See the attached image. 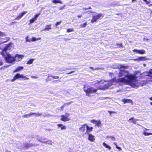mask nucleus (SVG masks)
<instances>
[{"label": "nucleus", "instance_id": "obj_30", "mask_svg": "<svg viewBox=\"0 0 152 152\" xmlns=\"http://www.w3.org/2000/svg\"><path fill=\"white\" fill-rule=\"evenodd\" d=\"M143 134L145 136H149L152 135V133H148L146 132H143Z\"/></svg>", "mask_w": 152, "mask_h": 152}, {"label": "nucleus", "instance_id": "obj_61", "mask_svg": "<svg viewBox=\"0 0 152 152\" xmlns=\"http://www.w3.org/2000/svg\"><path fill=\"white\" fill-rule=\"evenodd\" d=\"M143 1H145V2L146 1H147V0H143Z\"/></svg>", "mask_w": 152, "mask_h": 152}, {"label": "nucleus", "instance_id": "obj_51", "mask_svg": "<svg viewBox=\"0 0 152 152\" xmlns=\"http://www.w3.org/2000/svg\"><path fill=\"white\" fill-rule=\"evenodd\" d=\"M83 9L85 10H88V9H91V7H89L88 8H83Z\"/></svg>", "mask_w": 152, "mask_h": 152}, {"label": "nucleus", "instance_id": "obj_2", "mask_svg": "<svg viewBox=\"0 0 152 152\" xmlns=\"http://www.w3.org/2000/svg\"><path fill=\"white\" fill-rule=\"evenodd\" d=\"M113 84L112 81H110L107 82L105 84V85L102 86H99L97 89H95L92 87L89 88L87 90L84 89V91L86 93V96H90V94H93L96 93L98 89L104 90L108 88L110 86Z\"/></svg>", "mask_w": 152, "mask_h": 152}, {"label": "nucleus", "instance_id": "obj_31", "mask_svg": "<svg viewBox=\"0 0 152 152\" xmlns=\"http://www.w3.org/2000/svg\"><path fill=\"white\" fill-rule=\"evenodd\" d=\"M90 69H92L93 70H98L99 69H101L102 70H103L104 69L102 68H97L95 69H94L93 67H89Z\"/></svg>", "mask_w": 152, "mask_h": 152}, {"label": "nucleus", "instance_id": "obj_57", "mask_svg": "<svg viewBox=\"0 0 152 152\" xmlns=\"http://www.w3.org/2000/svg\"><path fill=\"white\" fill-rule=\"evenodd\" d=\"M132 2H133L134 1H136V0H132Z\"/></svg>", "mask_w": 152, "mask_h": 152}, {"label": "nucleus", "instance_id": "obj_62", "mask_svg": "<svg viewBox=\"0 0 152 152\" xmlns=\"http://www.w3.org/2000/svg\"><path fill=\"white\" fill-rule=\"evenodd\" d=\"M150 104H151V105H152V102H151Z\"/></svg>", "mask_w": 152, "mask_h": 152}, {"label": "nucleus", "instance_id": "obj_38", "mask_svg": "<svg viewBox=\"0 0 152 152\" xmlns=\"http://www.w3.org/2000/svg\"><path fill=\"white\" fill-rule=\"evenodd\" d=\"M34 113V115H35L36 116H41L42 114V113Z\"/></svg>", "mask_w": 152, "mask_h": 152}, {"label": "nucleus", "instance_id": "obj_48", "mask_svg": "<svg viewBox=\"0 0 152 152\" xmlns=\"http://www.w3.org/2000/svg\"><path fill=\"white\" fill-rule=\"evenodd\" d=\"M108 112L110 113V114H111L112 113H115V112H113V111H108Z\"/></svg>", "mask_w": 152, "mask_h": 152}, {"label": "nucleus", "instance_id": "obj_33", "mask_svg": "<svg viewBox=\"0 0 152 152\" xmlns=\"http://www.w3.org/2000/svg\"><path fill=\"white\" fill-rule=\"evenodd\" d=\"M96 125L98 126H99L101 124V121H97L95 123Z\"/></svg>", "mask_w": 152, "mask_h": 152}, {"label": "nucleus", "instance_id": "obj_4", "mask_svg": "<svg viewBox=\"0 0 152 152\" xmlns=\"http://www.w3.org/2000/svg\"><path fill=\"white\" fill-rule=\"evenodd\" d=\"M90 12H93L94 14H95L93 16V18L91 20V22L92 23L96 22L97 20L100 19L101 17H103L104 16L102 14L96 13V12H93L91 11H90Z\"/></svg>", "mask_w": 152, "mask_h": 152}, {"label": "nucleus", "instance_id": "obj_23", "mask_svg": "<svg viewBox=\"0 0 152 152\" xmlns=\"http://www.w3.org/2000/svg\"><path fill=\"white\" fill-rule=\"evenodd\" d=\"M52 2L55 4H57L59 3L61 4H63L62 2L60 1V0H53Z\"/></svg>", "mask_w": 152, "mask_h": 152}, {"label": "nucleus", "instance_id": "obj_24", "mask_svg": "<svg viewBox=\"0 0 152 152\" xmlns=\"http://www.w3.org/2000/svg\"><path fill=\"white\" fill-rule=\"evenodd\" d=\"M34 60V59H31L27 61L26 64H31L33 63V61Z\"/></svg>", "mask_w": 152, "mask_h": 152}, {"label": "nucleus", "instance_id": "obj_55", "mask_svg": "<svg viewBox=\"0 0 152 152\" xmlns=\"http://www.w3.org/2000/svg\"><path fill=\"white\" fill-rule=\"evenodd\" d=\"M117 45H119V46L120 47H121V46H122V44H118Z\"/></svg>", "mask_w": 152, "mask_h": 152}, {"label": "nucleus", "instance_id": "obj_11", "mask_svg": "<svg viewBox=\"0 0 152 152\" xmlns=\"http://www.w3.org/2000/svg\"><path fill=\"white\" fill-rule=\"evenodd\" d=\"M147 59L145 57H140L133 60L135 61H141L146 60Z\"/></svg>", "mask_w": 152, "mask_h": 152}, {"label": "nucleus", "instance_id": "obj_6", "mask_svg": "<svg viewBox=\"0 0 152 152\" xmlns=\"http://www.w3.org/2000/svg\"><path fill=\"white\" fill-rule=\"evenodd\" d=\"M12 44V43H10L5 47L1 53V54L2 56H3L7 54H8V53H7V51L8 50L9 48L11 46Z\"/></svg>", "mask_w": 152, "mask_h": 152}, {"label": "nucleus", "instance_id": "obj_20", "mask_svg": "<svg viewBox=\"0 0 152 152\" xmlns=\"http://www.w3.org/2000/svg\"><path fill=\"white\" fill-rule=\"evenodd\" d=\"M34 145L33 144H29L28 143H26L24 145V147L26 149H27L29 148L30 147Z\"/></svg>", "mask_w": 152, "mask_h": 152}, {"label": "nucleus", "instance_id": "obj_21", "mask_svg": "<svg viewBox=\"0 0 152 152\" xmlns=\"http://www.w3.org/2000/svg\"><path fill=\"white\" fill-rule=\"evenodd\" d=\"M139 119H134V118H130L129 120H128V121H130L132 120V122L134 124H136V121H137L139 120Z\"/></svg>", "mask_w": 152, "mask_h": 152}, {"label": "nucleus", "instance_id": "obj_39", "mask_svg": "<svg viewBox=\"0 0 152 152\" xmlns=\"http://www.w3.org/2000/svg\"><path fill=\"white\" fill-rule=\"evenodd\" d=\"M114 73H110L109 75L112 78H114Z\"/></svg>", "mask_w": 152, "mask_h": 152}, {"label": "nucleus", "instance_id": "obj_47", "mask_svg": "<svg viewBox=\"0 0 152 152\" xmlns=\"http://www.w3.org/2000/svg\"><path fill=\"white\" fill-rule=\"evenodd\" d=\"M65 7V6H64L63 7H60L59 8L60 10H63V9H64Z\"/></svg>", "mask_w": 152, "mask_h": 152}, {"label": "nucleus", "instance_id": "obj_64", "mask_svg": "<svg viewBox=\"0 0 152 152\" xmlns=\"http://www.w3.org/2000/svg\"><path fill=\"white\" fill-rule=\"evenodd\" d=\"M6 152H11L10 151H7Z\"/></svg>", "mask_w": 152, "mask_h": 152}, {"label": "nucleus", "instance_id": "obj_58", "mask_svg": "<svg viewBox=\"0 0 152 152\" xmlns=\"http://www.w3.org/2000/svg\"><path fill=\"white\" fill-rule=\"evenodd\" d=\"M150 99L151 100H152V97H151V98H150Z\"/></svg>", "mask_w": 152, "mask_h": 152}, {"label": "nucleus", "instance_id": "obj_41", "mask_svg": "<svg viewBox=\"0 0 152 152\" xmlns=\"http://www.w3.org/2000/svg\"><path fill=\"white\" fill-rule=\"evenodd\" d=\"M62 22L61 21H60L58 22H57L55 24V26H57L60 24Z\"/></svg>", "mask_w": 152, "mask_h": 152}, {"label": "nucleus", "instance_id": "obj_19", "mask_svg": "<svg viewBox=\"0 0 152 152\" xmlns=\"http://www.w3.org/2000/svg\"><path fill=\"white\" fill-rule=\"evenodd\" d=\"M34 113H32L31 112L27 114L23 115V117L24 118H27L30 117L32 115H34Z\"/></svg>", "mask_w": 152, "mask_h": 152}, {"label": "nucleus", "instance_id": "obj_37", "mask_svg": "<svg viewBox=\"0 0 152 152\" xmlns=\"http://www.w3.org/2000/svg\"><path fill=\"white\" fill-rule=\"evenodd\" d=\"M26 41L27 42H31V39H28V37L26 36Z\"/></svg>", "mask_w": 152, "mask_h": 152}, {"label": "nucleus", "instance_id": "obj_42", "mask_svg": "<svg viewBox=\"0 0 152 152\" xmlns=\"http://www.w3.org/2000/svg\"><path fill=\"white\" fill-rule=\"evenodd\" d=\"M6 36V34L3 33H2V32H1L0 31V37L1 36Z\"/></svg>", "mask_w": 152, "mask_h": 152}, {"label": "nucleus", "instance_id": "obj_50", "mask_svg": "<svg viewBox=\"0 0 152 152\" xmlns=\"http://www.w3.org/2000/svg\"><path fill=\"white\" fill-rule=\"evenodd\" d=\"M3 64V63L2 61H0V66L2 65Z\"/></svg>", "mask_w": 152, "mask_h": 152}, {"label": "nucleus", "instance_id": "obj_32", "mask_svg": "<svg viewBox=\"0 0 152 152\" xmlns=\"http://www.w3.org/2000/svg\"><path fill=\"white\" fill-rule=\"evenodd\" d=\"M87 25V23H86L82 24L80 26V27L81 28H85L86 27Z\"/></svg>", "mask_w": 152, "mask_h": 152}, {"label": "nucleus", "instance_id": "obj_16", "mask_svg": "<svg viewBox=\"0 0 152 152\" xmlns=\"http://www.w3.org/2000/svg\"><path fill=\"white\" fill-rule=\"evenodd\" d=\"M87 126L86 124L82 126L80 128V131L81 132H84L86 129Z\"/></svg>", "mask_w": 152, "mask_h": 152}, {"label": "nucleus", "instance_id": "obj_27", "mask_svg": "<svg viewBox=\"0 0 152 152\" xmlns=\"http://www.w3.org/2000/svg\"><path fill=\"white\" fill-rule=\"evenodd\" d=\"M107 138H110V139H109V140H113V141H115V138L113 137V136H107Z\"/></svg>", "mask_w": 152, "mask_h": 152}, {"label": "nucleus", "instance_id": "obj_25", "mask_svg": "<svg viewBox=\"0 0 152 152\" xmlns=\"http://www.w3.org/2000/svg\"><path fill=\"white\" fill-rule=\"evenodd\" d=\"M41 39V38H36L34 37H33L31 39V42L35 41L37 40H39Z\"/></svg>", "mask_w": 152, "mask_h": 152}, {"label": "nucleus", "instance_id": "obj_8", "mask_svg": "<svg viewBox=\"0 0 152 152\" xmlns=\"http://www.w3.org/2000/svg\"><path fill=\"white\" fill-rule=\"evenodd\" d=\"M27 13V11H23L20 13L15 18V20H19L23 15Z\"/></svg>", "mask_w": 152, "mask_h": 152}, {"label": "nucleus", "instance_id": "obj_7", "mask_svg": "<svg viewBox=\"0 0 152 152\" xmlns=\"http://www.w3.org/2000/svg\"><path fill=\"white\" fill-rule=\"evenodd\" d=\"M69 114L67 113H65V115H61V118L60 120L66 122L69 121L70 120V118H69Z\"/></svg>", "mask_w": 152, "mask_h": 152}, {"label": "nucleus", "instance_id": "obj_29", "mask_svg": "<svg viewBox=\"0 0 152 152\" xmlns=\"http://www.w3.org/2000/svg\"><path fill=\"white\" fill-rule=\"evenodd\" d=\"M145 51L144 50H139V54H143L145 53Z\"/></svg>", "mask_w": 152, "mask_h": 152}, {"label": "nucleus", "instance_id": "obj_45", "mask_svg": "<svg viewBox=\"0 0 152 152\" xmlns=\"http://www.w3.org/2000/svg\"><path fill=\"white\" fill-rule=\"evenodd\" d=\"M146 2V4H149V3H150L151 2V1L150 0H149V1H146L145 2Z\"/></svg>", "mask_w": 152, "mask_h": 152}, {"label": "nucleus", "instance_id": "obj_13", "mask_svg": "<svg viewBox=\"0 0 152 152\" xmlns=\"http://www.w3.org/2000/svg\"><path fill=\"white\" fill-rule=\"evenodd\" d=\"M88 134V140L91 142H94V141L95 140L94 136L92 134Z\"/></svg>", "mask_w": 152, "mask_h": 152}, {"label": "nucleus", "instance_id": "obj_22", "mask_svg": "<svg viewBox=\"0 0 152 152\" xmlns=\"http://www.w3.org/2000/svg\"><path fill=\"white\" fill-rule=\"evenodd\" d=\"M57 126L59 127H61V130H64L66 129V127L65 126H64L61 124H58Z\"/></svg>", "mask_w": 152, "mask_h": 152}, {"label": "nucleus", "instance_id": "obj_44", "mask_svg": "<svg viewBox=\"0 0 152 152\" xmlns=\"http://www.w3.org/2000/svg\"><path fill=\"white\" fill-rule=\"evenodd\" d=\"M31 78H34V79H37L38 78L37 76H31Z\"/></svg>", "mask_w": 152, "mask_h": 152}, {"label": "nucleus", "instance_id": "obj_43", "mask_svg": "<svg viewBox=\"0 0 152 152\" xmlns=\"http://www.w3.org/2000/svg\"><path fill=\"white\" fill-rule=\"evenodd\" d=\"M133 51L134 52H136L137 53H138L139 52V50L137 49H134L133 50Z\"/></svg>", "mask_w": 152, "mask_h": 152}, {"label": "nucleus", "instance_id": "obj_46", "mask_svg": "<svg viewBox=\"0 0 152 152\" xmlns=\"http://www.w3.org/2000/svg\"><path fill=\"white\" fill-rule=\"evenodd\" d=\"M97 121L95 120H92L91 121V122H92V123H94L95 124L96 122Z\"/></svg>", "mask_w": 152, "mask_h": 152}, {"label": "nucleus", "instance_id": "obj_35", "mask_svg": "<svg viewBox=\"0 0 152 152\" xmlns=\"http://www.w3.org/2000/svg\"><path fill=\"white\" fill-rule=\"evenodd\" d=\"M36 20L35 19H34L33 18L29 20L30 23L29 24H32Z\"/></svg>", "mask_w": 152, "mask_h": 152}, {"label": "nucleus", "instance_id": "obj_1", "mask_svg": "<svg viewBox=\"0 0 152 152\" xmlns=\"http://www.w3.org/2000/svg\"><path fill=\"white\" fill-rule=\"evenodd\" d=\"M126 68L125 66L123 67H118L117 69L116 72L118 73V77H124L117 79L118 83H126L131 85L132 87L137 88L139 86H143V82L140 80H137V78L132 75L129 74L128 71L124 69Z\"/></svg>", "mask_w": 152, "mask_h": 152}, {"label": "nucleus", "instance_id": "obj_34", "mask_svg": "<svg viewBox=\"0 0 152 152\" xmlns=\"http://www.w3.org/2000/svg\"><path fill=\"white\" fill-rule=\"evenodd\" d=\"M104 82H105V81L104 80H101L100 81L96 80L95 82V83H94V84L98 83H104Z\"/></svg>", "mask_w": 152, "mask_h": 152}, {"label": "nucleus", "instance_id": "obj_52", "mask_svg": "<svg viewBox=\"0 0 152 152\" xmlns=\"http://www.w3.org/2000/svg\"><path fill=\"white\" fill-rule=\"evenodd\" d=\"M144 129H143V130L144 132H145V131L149 130L148 129L145 128H144Z\"/></svg>", "mask_w": 152, "mask_h": 152}, {"label": "nucleus", "instance_id": "obj_56", "mask_svg": "<svg viewBox=\"0 0 152 152\" xmlns=\"http://www.w3.org/2000/svg\"><path fill=\"white\" fill-rule=\"evenodd\" d=\"M77 17L79 18H80L81 17V15H78Z\"/></svg>", "mask_w": 152, "mask_h": 152}, {"label": "nucleus", "instance_id": "obj_49", "mask_svg": "<svg viewBox=\"0 0 152 152\" xmlns=\"http://www.w3.org/2000/svg\"><path fill=\"white\" fill-rule=\"evenodd\" d=\"M116 148L117 149H119V150H121V148L120 147H119L118 146H116Z\"/></svg>", "mask_w": 152, "mask_h": 152}, {"label": "nucleus", "instance_id": "obj_36", "mask_svg": "<svg viewBox=\"0 0 152 152\" xmlns=\"http://www.w3.org/2000/svg\"><path fill=\"white\" fill-rule=\"evenodd\" d=\"M40 15V13H38L37 14H36L34 16V17L33 18H34L35 19V20H36L37 18Z\"/></svg>", "mask_w": 152, "mask_h": 152}, {"label": "nucleus", "instance_id": "obj_14", "mask_svg": "<svg viewBox=\"0 0 152 152\" xmlns=\"http://www.w3.org/2000/svg\"><path fill=\"white\" fill-rule=\"evenodd\" d=\"M87 128H86V132L85 133L86 134H89V132H90L92 130L93 127H91V128H90L89 126H86Z\"/></svg>", "mask_w": 152, "mask_h": 152}, {"label": "nucleus", "instance_id": "obj_10", "mask_svg": "<svg viewBox=\"0 0 152 152\" xmlns=\"http://www.w3.org/2000/svg\"><path fill=\"white\" fill-rule=\"evenodd\" d=\"M23 56L20 55H19L18 54H16L15 56L16 61H21L23 58Z\"/></svg>", "mask_w": 152, "mask_h": 152}, {"label": "nucleus", "instance_id": "obj_15", "mask_svg": "<svg viewBox=\"0 0 152 152\" xmlns=\"http://www.w3.org/2000/svg\"><path fill=\"white\" fill-rule=\"evenodd\" d=\"M51 25L49 24L47 25L44 28V31H49L51 29Z\"/></svg>", "mask_w": 152, "mask_h": 152}, {"label": "nucleus", "instance_id": "obj_3", "mask_svg": "<svg viewBox=\"0 0 152 152\" xmlns=\"http://www.w3.org/2000/svg\"><path fill=\"white\" fill-rule=\"evenodd\" d=\"M3 56L7 63H12L16 61L15 56H12L9 53Z\"/></svg>", "mask_w": 152, "mask_h": 152}, {"label": "nucleus", "instance_id": "obj_18", "mask_svg": "<svg viewBox=\"0 0 152 152\" xmlns=\"http://www.w3.org/2000/svg\"><path fill=\"white\" fill-rule=\"evenodd\" d=\"M23 69V66H19L16 68L13 72H18Z\"/></svg>", "mask_w": 152, "mask_h": 152}, {"label": "nucleus", "instance_id": "obj_59", "mask_svg": "<svg viewBox=\"0 0 152 152\" xmlns=\"http://www.w3.org/2000/svg\"><path fill=\"white\" fill-rule=\"evenodd\" d=\"M7 41V40H6V41H4L3 42H6Z\"/></svg>", "mask_w": 152, "mask_h": 152}, {"label": "nucleus", "instance_id": "obj_17", "mask_svg": "<svg viewBox=\"0 0 152 152\" xmlns=\"http://www.w3.org/2000/svg\"><path fill=\"white\" fill-rule=\"evenodd\" d=\"M122 101L124 102V104L127 103H133L132 100L130 99H124L122 100Z\"/></svg>", "mask_w": 152, "mask_h": 152}, {"label": "nucleus", "instance_id": "obj_26", "mask_svg": "<svg viewBox=\"0 0 152 152\" xmlns=\"http://www.w3.org/2000/svg\"><path fill=\"white\" fill-rule=\"evenodd\" d=\"M103 145L105 147L107 148H108L109 150H110L111 149V147L110 146L107 145L105 142H103Z\"/></svg>", "mask_w": 152, "mask_h": 152}, {"label": "nucleus", "instance_id": "obj_53", "mask_svg": "<svg viewBox=\"0 0 152 152\" xmlns=\"http://www.w3.org/2000/svg\"><path fill=\"white\" fill-rule=\"evenodd\" d=\"M9 66H4L2 68H7V67Z\"/></svg>", "mask_w": 152, "mask_h": 152}, {"label": "nucleus", "instance_id": "obj_12", "mask_svg": "<svg viewBox=\"0 0 152 152\" xmlns=\"http://www.w3.org/2000/svg\"><path fill=\"white\" fill-rule=\"evenodd\" d=\"M53 79H58L59 78V77L58 76H53L51 75H48L47 77V80L48 81H50L52 80V78Z\"/></svg>", "mask_w": 152, "mask_h": 152}, {"label": "nucleus", "instance_id": "obj_63", "mask_svg": "<svg viewBox=\"0 0 152 152\" xmlns=\"http://www.w3.org/2000/svg\"><path fill=\"white\" fill-rule=\"evenodd\" d=\"M71 73V72H69V73H67V74H70V73Z\"/></svg>", "mask_w": 152, "mask_h": 152}, {"label": "nucleus", "instance_id": "obj_60", "mask_svg": "<svg viewBox=\"0 0 152 152\" xmlns=\"http://www.w3.org/2000/svg\"><path fill=\"white\" fill-rule=\"evenodd\" d=\"M47 130H48V131H50L51 130L50 129H47Z\"/></svg>", "mask_w": 152, "mask_h": 152}, {"label": "nucleus", "instance_id": "obj_5", "mask_svg": "<svg viewBox=\"0 0 152 152\" xmlns=\"http://www.w3.org/2000/svg\"><path fill=\"white\" fill-rule=\"evenodd\" d=\"M20 78H22L24 80H28L29 78L23 75L20 74L19 73L16 74L13 77V78L11 80V82L15 81L16 79Z\"/></svg>", "mask_w": 152, "mask_h": 152}, {"label": "nucleus", "instance_id": "obj_40", "mask_svg": "<svg viewBox=\"0 0 152 152\" xmlns=\"http://www.w3.org/2000/svg\"><path fill=\"white\" fill-rule=\"evenodd\" d=\"M73 31V29L72 28H68L67 29V32H72Z\"/></svg>", "mask_w": 152, "mask_h": 152}, {"label": "nucleus", "instance_id": "obj_9", "mask_svg": "<svg viewBox=\"0 0 152 152\" xmlns=\"http://www.w3.org/2000/svg\"><path fill=\"white\" fill-rule=\"evenodd\" d=\"M142 74L143 75L148 76L152 78V69H150L148 72H145Z\"/></svg>", "mask_w": 152, "mask_h": 152}, {"label": "nucleus", "instance_id": "obj_54", "mask_svg": "<svg viewBox=\"0 0 152 152\" xmlns=\"http://www.w3.org/2000/svg\"><path fill=\"white\" fill-rule=\"evenodd\" d=\"M113 144H114L116 145V146H117V143L116 142H113Z\"/></svg>", "mask_w": 152, "mask_h": 152}, {"label": "nucleus", "instance_id": "obj_28", "mask_svg": "<svg viewBox=\"0 0 152 152\" xmlns=\"http://www.w3.org/2000/svg\"><path fill=\"white\" fill-rule=\"evenodd\" d=\"M69 103H65L60 108V110L61 111H63L64 110V107L66 105H68Z\"/></svg>", "mask_w": 152, "mask_h": 152}]
</instances>
